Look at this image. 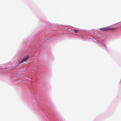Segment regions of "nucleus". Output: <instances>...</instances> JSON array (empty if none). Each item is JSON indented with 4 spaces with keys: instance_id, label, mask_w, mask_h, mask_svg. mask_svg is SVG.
I'll return each mask as SVG.
<instances>
[{
    "instance_id": "obj_1",
    "label": "nucleus",
    "mask_w": 121,
    "mask_h": 121,
    "mask_svg": "<svg viewBox=\"0 0 121 121\" xmlns=\"http://www.w3.org/2000/svg\"><path fill=\"white\" fill-rule=\"evenodd\" d=\"M115 29L114 28H110L108 27L101 28L100 29V30H102L103 31L111 30H113Z\"/></svg>"
},
{
    "instance_id": "obj_2",
    "label": "nucleus",
    "mask_w": 121,
    "mask_h": 121,
    "mask_svg": "<svg viewBox=\"0 0 121 121\" xmlns=\"http://www.w3.org/2000/svg\"><path fill=\"white\" fill-rule=\"evenodd\" d=\"M29 56H27L26 57H25L23 59H22L21 60L20 63H22L25 61H26L29 58Z\"/></svg>"
},
{
    "instance_id": "obj_3",
    "label": "nucleus",
    "mask_w": 121,
    "mask_h": 121,
    "mask_svg": "<svg viewBox=\"0 0 121 121\" xmlns=\"http://www.w3.org/2000/svg\"><path fill=\"white\" fill-rule=\"evenodd\" d=\"M73 31L74 32V31H75V33H76L78 31V30H76L74 29V30H73Z\"/></svg>"
}]
</instances>
